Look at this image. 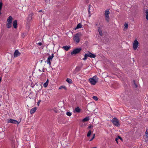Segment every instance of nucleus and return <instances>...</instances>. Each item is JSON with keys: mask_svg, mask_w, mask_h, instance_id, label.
Listing matches in <instances>:
<instances>
[{"mask_svg": "<svg viewBox=\"0 0 148 148\" xmlns=\"http://www.w3.org/2000/svg\"><path fill=\"white\" fill-rule=\"evenodd\" d=\"M98 79L96 76H93L92 78L89 79V81L90 83L92 85H95L98 82Z\"/></svg>", "mask_w": 148, "mask_h": 148, "instance_id": "1", "label": "nucleus"}, {"mask_svg": "<svg viewBox=\"0 0 148 148\" xmlns=\"http://www.w3.org/2000/svg\"><path fill=\"white\" fill-rule=\"evenodd\" d=\"M111 121L115 126L118 127L120 126L119 120L116 118H113Z\"/></svg>", "mask_w": 148, "mask_h": 148, "instance_id": "2", "label": "nucleus"}, {"mask_svg": "<svg viewBox=\"0 0 148 148\" xmlns=\"http://www.w3.org/2000/svg\"><path fill=\"white\" fill-rule=\"evenodd\" d=\"M80 34L78 33L76 34L73 37V40L77 43H78L80 41Z\"/></svg>", "mask_w": 148, "mask_h": 148, "instance_id": "3", "label": "nucleus"}, {"mask_svg": "<svg viewBox=\"0 0 148 148\" xmlns=\"http://www.w3.org/2000/svg\"><path fill=\"white\" fill-rule=\"evenodd\" d=\"M139 43L137 39H135L133 43V47L134 50H136L138 47Z\"/></svg>", "mask_w": 148, "mask_h": 148, "instance_id": "4", "label": "nucleus"}, {"mask_svg": "<svg viewBox=\"0 0 148 148\" xmlns=\"http://www.w3.org/2000/svg\"><path fill=\"white\" fill-rule=\"evenodd\" d=\"M82 49L80 48H76L73 50V51L71 52V55L76 54L79 53L81 51Z\"/></svg>", "mask_w": 148, "mask_h": 148, "instance_id": "5", "label": "nucleus"}, {"mask_svg": "<svg viewBox=\"0 0 148 148\" xmlns=\"http://www.w3.org/2000/svg\"><path fill=\"white\" fill-rule=\"evenodd\" d=\"M110 13V12L108 10H107L105 11L104 15L105 16V19L107 22H109L110 19L109 14Z\"/></svg>", "mask_w": 148, "mask_h": 148, "instance_id": "6", "label": "nucleus"}, {"mask_svg": "<svg viewBox=\"0 0 148 148\" xmlns=\"http://www.w3.org/2000/svg\"><path fill=\"white\" fill-rule=\"evenodd\" d=\"M8 123H11L16 124H17L18 125L19 124V122H18L17 121L15 120L10 119L8 120Z\"/></svg>", "mask_w": 148, "mask_h": 148, "instance_id": "7", "label": "nucleus"}, {"mask_svg": "<svg viewBox=\"0 0 148 148\" xmlns=\"http://www.w3.org/2000/svg\"><path fill=\"white\" fill-rule=\"evenodd\" d=\"M82 67L78 66H77L75 68V69L73 72V73L74 74H75L79 72L81 70Z\"/></svg>", "mask_w": 148, "mask_h": 148, "instance_id": "8", "label": "nucleus"}, {"mask_svg": "<svg viewBox=\"0 0 148 148\" xmlns=\"http://www.w3.org/2000/svg\"><path fill=\"white\" fill-rule=\"evenodd\" d=\"M88 57L91 58H95L96 57V56L95 54H92L91 53L88 52V53H87Z\"/></svg>", "mask_w": 148, "mask_h": 148, "instance_id": "9", "label": "nucleus"}, {"mask_svg": "<svg viewBox=\"0 0 148 148\" xmlns=\"http://www.w3.org/2000/svg\"><path fill=\"white\" fill-rule=\"evenodd\" d=\"M20 54L21 53L19 52V51L18 50H16L14 52V57H17L19 56Z\"/></svg>", "mask_w": 148, "mask_h": 148, "instance_id": "10", "label": "nucleus"}, {"mask_svg": "<svg viewBox=\"0 0 148 148\" xmlns=\"http://www.w3.org/2000/svg\"><path fill=\"white\" fill-rule=\"evenodd\" d=\"M71 48V46H65L62 47V48L66 51H68Z\"/></svg>", "mask_w": 148, "mask_h": 148, "instance_id": "11", "label": "nucleus"}, {"mask_svg": "<svg viewBox=\"0 0 148 148\" xmlns=\"http://www.w3.org/2000/svg\"><path fill=\"white\" fill-rule=\"evenodd\" d=\"M12 16H10L8 17V18L7 20V22L8 23H12Z\"/></svg>", "mask_w": 148, "mask_h": 148, "instance_id": "12", "label": "nucleus"}, {"mask_svg": "<svg viewBox=\"0 0 148 148\" xmlns=\"http://www.w3.org/2000/svg\"><path fill=\"white\" fill-rule=\"evenodd\" d=\"M17 22L16 20H15L14 21L13 23V25L14 28H17Z\"/></svg>", "mask_w": 148, "mask_h": 148, "instance_id": "13", "label": "nucleus"}, {"mask_svg": "<svg viewBox=\"0 0 148 148\" xmlns=\"http://www.w3.org/2000/svg\"><path fill=\"white\" fill-rule=\"evenodd\" d=\"M37 109L36 107H34L32 109L30 110V113L32 114L34 113Z\"/></svg>", "mask_w": 148, "mask_h": 148, "instance_id": "14", "label": "nucleus"}, {"mask_svg": "<svg viewBox=\"0 0 148 148\" xmlns=\"http://www.w3.org/2000/svg\"><path fill=\"white\" fill-rule=\"evenodd\" d=\"M98 31L99 32V34L101 36H102L103 33L102 31V30L101 29V27H98Z\"/></svg>", "mask_w": 148, "mask_h": 148, "instance_id": "15", "label": "nucleus"}, {"mask_svg": "<svg viewBox=\"0 0 148 148\" xmlns=\"http://www.w3.org/2000/svg\"><path fill=\"white\" fill-rule=\"evenodd\" d=\"M80 112V110L79 108L78 107L75 108V111H74V112H76L78 113H79Z\"/></svg>", "mask_w": 148, "mask_h": 148, "instance_id": "16", "label": "nucleus"}, {"mask_svg": "<svg viewBox=\"0 0 148 148\" xmlns=\"http://www.w3.org/2000/svg\"><path fill=\"white\" fill-rule=\"evenodd\" d=\"M66 81L69 84H71L73 83V81L72 79L69 78H67L66 79Z\"/></svg>", "mask_w": 148, "mask_h": 148, "instance_id": "17", "label": "nucleus"}, {"mask_svg": "<svg viewBox=\"0 0 148 148\" xmlns=\"http://www.w3.org/2000/svg\"><path fill=\"white\" fill-rule=\"evenodd\" d=\"M89 120V116L86 117L82 120V121L83 122H86L88 121Z\"/></svg>", "mask_w": 148, "mask_h": 148, "instance_id": "18", "label": "nucleus"}, {"mask_svg": "<svg viewBox=\"0 0 148 148\" xmlns=\"http://www.w3.org/2000/svg\"><path fill=\"white\" fill-rule=\"evenodd\" d=\"M145 16L146 19L148 21V9L145 10Z\"/></svg>", "mask_w": 148, "mask_h": 148, "instance_id": "19", "label": "nucleus"}, {"mask_svg": "<svg viewBox=\"0 0 148 148\" xmlns=\"http://www.w3.org/2000/svg\"><path fill=\"white\" fill-rule=\"evenodd\" d=\"M82 27V24L81 23H79L77 25V27L75 28V29L76 30L77 29L80 28Z\"/></svg>", "mask_w": 148, "mask_h": 148, "instance_id": "20", "label": "nucleus"}, {"mask_svg": "<svg viewBox=\"0 0 148 148\" xmlns=\"http://www.w3.org/2000/svg\"><path fill=\"white\" fill-rule=\"evenodd\" d=\"M5 134L4 132L0 133V138L1 139L5 137Z\"/></svg>", "mask_w": 148, "mask_h": 148, "instance_id": "21", "label": "nucleus"}, {"mask_svg": "<svg viewBox=\"0 0 148 148\" xmlns=\"http://www.w3.org/2000/svg\"><path fill=\"white\" fill-rule=\"evenodd\" d=\"M48 79H47V81L44 84L43 86L45 87L46 88L48 84Z\"/></svg>", "mask_w": 148, "mask_h": 148, "instance_id": "22", "label": "nucleus"}, {"mask_svg": "<svg viewBox=\"0 0 148 148\" xmlns=\"http://www.w3.org/2000/svg\"><path fill=\"white\" fill-rule=\"evenodd\" d=\"M52 61V59H49V58H48L47 62V63L49 64V65H51V61Z\"/></svg>", "mask_w": 148, "mask_h": 148, "instance_id": "23", "label": "nucleus"}, {"mask_svg": "<svg viewBox=\"0 0 148 148\" xmlns=\"http://www.w3.org/2000/svg\"><path fill=\"white\" fill-rule=\"evenodd\" d=\"M88 56L87 53L85 54L84 56V57L83 59V60H86L87 59L88 57Z\"/></svg>", "mask_w": 148, "mask_h": 148, "instance_id": "24", "label": "nucleus"}, {"mask_svg": "<svg viewBox=\"0 0 148 148\" xmlns=\"http://www.w3.org/2000/svg\"><path fill=\"white\" fill-rule=\"evenodd\" d=\"M91 133L92 131L91 130H89L87 133V136L88 137L90 136L91 135Z\"/></svg>", "mask_w": 148, "mask_h": 148, "instance_id": "25", "label": "nucleus"}, {"mask_svg": "<svg viewBox=\"0 0 148 148\" xmlns=\"http://www.w3.org/2000/svg\"><path fill=\"white\" fill-rule=\"evenodd\" d=\"M7 26L8 28H10L11 27V23H8L7 24Z\"/></svg>", "mask_w": 148, "mask_h": 148, "instance_id": "26", "label": "nucleus"}, {"mask_svg": "<svg viewBox=\"0 0 148 148\" xmlns=\"http://www.w3.org/2000/svg\"><path fill=\"white\" fill-rule=\"evenodd\" d=\"M90 5H89V7H88V14H89V17H90V16H91V14H90Z\"/></svg>", "mask_w": 148, "mask_h": 148, "instance_id": "27", "label": "nucleus"}, {"mask_svg": "<svg viewBox=\"0 0 148 148\" xmlns=\"http://www.w3.org/2000/svg\"><path fill=\"white\" fill-rule=\"evenodd\" d=\"M52 110L55 112V113H57L58 111V110L56 108H55L52 109Z\"/></svg>", "mask_w": 148, "mask_h": 148, "instance_id": "28", "label": "nucleus"}, {"mask_svg": "<svg viewBox=\"0 0 148 148\" xmlns=\"http://www.w3.org/2000/svg\"><path fill=\"white\" fill-rule=\"evenodd\" d=\"M53 53H52L51 56H49L48 58H49V59H52L53 58Z\"/></svg>", "mask_w": 148, "mask_h": 148, "instance_id": "29", "label": "nucleus"}, {"mask_svg": "<svg viewBox=\"0 0 148 148\" xmlns=\"http://www.w3.org/2000/svg\"><path fill=\"white\" fill-rule=\"evenodd\" d=\"M66 114L69 116H71L72 114V113L70 112H67L66 113Z\"/></svg>", "mask_w": 148, "mask_h": 148, "instance_id": "30", "label": "nucleus"}, {"mask_svg": "<svg viewBox=\"0 0 148 148\" xmlns=\"http://www.w3.org/2000/svg\"><path fill=\"white\" fill-rule=\"evenodd\" d=\"M145 140L146 142H147L148 141V135H146V137L145 138Z\"/></svg>", "mask_w": 148, "mask_h": 148, "instance_id": "31", "label": "nucleus"}, {"mask_svg": "<svg viewBox=\"0 0 148 148\" xmlns=\"http://www.w3.org/2000/svg\"><path fill=\"white\" fill-rule=\"evenodd\" d=\"M134 83L133 85V87L135 88H137V86L136 84L135 83V81H134Z\"/></svg>", "mask_w": 148, "mask_h": 148, "instance_id": "32", "label": "nucleus"}, {"mask_svg": "<svg viewBox=\"0 0 148 148\" xmlns=\"http://www.w3.org/2000/svg\"><path fill=\"white\" fill-rule=\"evenodd\" d=\"M92 98L95 101H97L98 100V98L97 96H93Z\"/></svg>", "mask_w": 148, "mask_h": 148, "instance_id": "33", "label": "nucleus"}, {"mask_svg": "<svg viewBox=\"0 0 148 148\" xmlns=\"http://www.w3.org/2000/svg\"><path fill=\"white\" fill-rule=\"evenodd\" d=\"M3 3L2 2H0V11H1L2 6Z\"/></svg>", "mask_w": 148, "mask_h": 148, "instance_id": "34", "label": "nucleus"}, {"mask_svg": "<svg viewBox=\"0 0 148 148\" xmlns=\"http://www.w3.org/2000/svg\"><path fill=\"white\" fill-rule=\"evenodd\" d=\"M62 88H64V89H66V87H65V86H60L59 88V89H62Z\"/></svg>", "mask_w": 148, "mask_h": 148, "instance_id": "35", "label": "nucleus"}, {"mask_svg": "<svg viewBox=\"0 0 148 148\" xmlns=\"http://www.w3.org/2000/svg\"><path fill=\"white\" fill-rule=\"evenodd\" d=\"M32 15H33L32 14H30L29 15V18H30V20H31L32 19Z\"/></svg>", "mask_w": 148, "mask_h": 148, "instance_id": "36", "label": "nucleus"}, {"mask_svg": "<svg viewBox=\"0 0 148 148\" xmlns=\"http://www.w3.org/2000/svg\"><path fill=\"white\" fill-rule=\"evenodd\" d=\"M124 26L125 27L127 28H128V24L126 23L125 24Z\"/></svg>", "mask_w": 148, "mask_h": 148, "instance_id": "37", "label": "nucleus"}, {"mask_svg": "<svg viewBox=\"0 0 148 148\" xmlns=\"http://www.w3.org/2000/svg\"><path fill=\"white\" fill-rule=\"evenodd\" d=\"M93 127V126L92 125H90L88 126V128H91Z\"/></svg>", "mask_w": 148, "mask_h": 148, "instance_id": "38", "label": "nucleus"}, {"mask_svg": "<svg viewBox=\"0 0 148 148\" xmlns=\"http://www.w3.org/2000/svg\"><path fill=\"white\" fill-rule=\"evenodd\" d=\"M38 44L39 46H40L42 45V43L41 42H39L38 43Z\"/></svg>", "mask_w": 148, "mask_h": 148, "instance_id": "39", "label": "nucleus"}, {"mask_svg": "<svg viewBox=\"0 0 148 148\" xmlns=\"http://www.w3.org/2000/svg\"><path fill=\"white\" fill-rule=\"evenodd\" d=\"M41 101L40 100H39V101H38V102H37V105H38V106H39L40 103V102Z\"/></svg>", "mask_w": 148, "mask_h": 148, "instance_id": "40", "label": "nucleus"}, {"mask_svg": "<svg viewBox=\"0 0 148 148\" xmlns=\"http://www.w3.org/2000/svg\"><path fill=\"white\" fill-rule=\"evenodd\" d=\"M95 134H93V136H92V139H94L95 138Z\"/></svg>", "mask_w": 148, "mask_h": 148, "instance_id": "41", "label": "nucleus"}, {"mask_svg": "<svg viewBox=\"0 0 148 148\" xmlns=\"http://www.w3.org/2000/svg\"><path fill=\"white\" fill-rule=\"evenodd\" d=\"M118 139V138H116L115 139V140L116 141V142L117 143H118L117 140Z\"/></svg>", "mask_w": 148, "mask_h": 148, "instance_id": "42", "label": "nucleus"}, {"mask_svg": "<svg viewBox=\"0 0 148 148\" xmlns=\"http://www.w3.org/2000/svg\"><path fill=\"white\" fill-rule=\"evenodd\" d=\"M145 134H146V135L147 134V135H148V132H147V131H146L145 132Z\"/></svg>", "mask_w": 148, "mask_h": 148, "instance_id": "43", "label": "nucleus"}, {"mask_svg": "<svg viewBox=\"0 0 148 148\" xmlns=\"http://www.w3.org/2000/svg\"><path fill=\"white\" fill-rule=\"evenodd\" d=\"M93 139H92V138H91V139H90V140H89V141H91L92 140H93Z\"/></svg>", "mask_w": 148, "mask_h": 148, "instance_id": "44", "label": "nucleus"}, {"mask_svg": "<svg viewBox=\"0 0 148 148\" xmlns=\"http://www.w3.org/2000/svg\"><path fill=\"white\" fill-rule=\"evenodd\" d=\"M119 139H120L122 140V138H121V137H120V136H119Z\"/></svg>", "mask_w": 148, "mask_h": 148, "instance_id": "45", "label": "nucleus"}, {"mask_svg": "<svg viewBox=\"0 0 148 148\" xmlns=\"http://www.w3.org/2000/svg\"><path fill=\"white\" fill-rule=\"evenodd\" d=\"M38 71H40V72L42 71L40 69H39Z\"/></svg>", "mask_w": 148, "mask_h": 148, "instance_id": "46", "label": "nucleus"}, {"mask_svg": "<svg viewBox=\"0 0 148 148\" xmlns=\"http://www.w3.org/2000/svg\"><path fill=\"white\" fill-rule=\"evenodd\" d=\"M42 10H40L39 12H42Z\"/></svg>", "mask_w": 148, "mask_h": 148, "instance_id": "47", "label": "nucleus"}, {"mask_svg": "<svg viewBox=\"0 0 148 148\" xmlns=\"http://www.w3.org/2000/svg\"><path fill=\"white\" fill-rule=\"evenodd\" d=\"M42 60H41L40 61V62H41V63H42Z\"/></svg>", "mask_w": 148, "mask_h": 148, "instance_id": "48", "label": "nucleus"}, {"mask_svg": "<svg viewBox=\"0 0 148 148\" xmlns=\"http://www.w3.org/2000/svg\"><path fill=\"white\" fill-rule=\"evenodd\" d=\"M1 14V11H0V14Z\"/></svg>", "mask_w": 148, "mask_h": 148, "instance_id": "49", "label": "nucleus"}, {"mask_svg": "<svg viewBox=\"0 0 148 148\" xmlns=\"http://www.w3.org/2000/svg\"><path fill=\"white\" fill-rule=\"evenodd\" d=\"M92 148H97V147H92Z\"/></svg>", "mask_w": 148, "mask_h": 148, "instance_id": "50", "label": "nucleus"}, {"mask_svg": "<svg viewBox=\"0 0 148 148\" xmlns=\"http://www.w3.org/2000/svg\"><path fill=\"white\" fill-rule=\"evenodd\" d=\"M47 0H45V1H47Z\"/></svg>", "mask_w": 148, "mask_h": 148, "instance_id": "51", "label": "nucleus"}, {"mask_svg": "<svg viewBox=\"0 0 148 148\" xmlns=\"http://www.w3.org/2000/svg\"><path fill=\"white\" fill-rule=\"evenodd\" d=\"M42 71H43V72H44V70H43H43H42Z\"/></svg>", "mask_w": 148, "mask_h": 148, "instance_id": "52", "label": "nucleus"}]
</instances>
